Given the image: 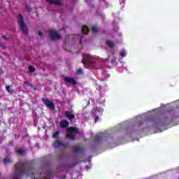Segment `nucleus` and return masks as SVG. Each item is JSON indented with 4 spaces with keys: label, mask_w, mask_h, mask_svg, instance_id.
<instances>
[{
    "label": "nucleus",
    "mask_w": 179,
    "mask_h": 179,
    "mask_svg": "<svg viewBox=\"0 0 179 179\" xmlns=\"http://www.w3.org/2000/svg\"><path fill=\"white\" fill-rule=\"evenodd\" d=\"M84 58L85 59L83 60V64H84L85 68H87L88 69H94L96 68V61H94L93 57L90 56V55H86Z\"/></svg>",
    "instance_id": "f257e3e1"
},
{
    "label": "nucleus",
    "mask_w": 179,
    "mask_h": 179,
    "mask_svg": "<svg viewBox=\"0 0 179 179\" xmlns=\"http://www.w3.org/2000/svg\"><path fill=\"white\" fill-rule=\"evenodd\" d=\"M79 132V129L78 127H71L67 128V134L66 136L71 139V141H75L76 134Z\"/></svg>",
    "instance_id": "f03ea898"
},
{
    "label": "nucleus",
    "mask_w": 179,
    "mask_h": 179,
    "mask_svg": "<svg viewBox=\"0 0 179 179\" xmlns=\"http://www.w3.org/2000/svg\"><path fill=\"white\" fill-rule=\"evenodd\" d=\"M18 24L22 30L23 34H27V25L24 23V17H22V14H19L18 18Z\"/></svg>",
    "instance_id": "7ed1b4c3"
},
{
    "label": "nucleus",
    "mask_w": 179,
    "mask_h": 179,
    "mask_svg": "<svg viewBox=\"0 0 179 179\" xmlns=\"http://www.w3.org/2000/svg\"><path fill=\"white\" fill-rule=\"evenodd\" d=\"M49 37L52 41H55L56 40H59V38H61V35L58 34L57 31L50 29L49 30Z\"/></svg>",
    "instance_id": "20e7f679"
},
{
    "label": "nucleus",
    "mask_w": 179,
    "mask_h": 179,
    "mask_svg": "<svg viewBox=\"0 0 179 179\" xmlns=\"http://www.w3.org/2000/svg\"><path fill=\"white\" fill-rule=\"evenodd\" d=\"M42 101L43 104H45V106L49 108V110H54L55 108V104H54L52 101H50V99L47 98H42Z\"/></svg>",
    "instance_id": "39448f33"
},
{
    "label": "nucleus",
    "mask_w": 179,
    "mask_h": 179,
    "mask_svg": "<svg viewBox=\"0 0 179 179\" xmlns=\"http://www.w3.org/2000/svg\"><path fill=\"white\" fill-rule=\"evenodd\" d=\"M53 146L55 149H58L61 147L66 148V144L64 143V142L62 141L57 140L56 141H55Z\"/></svg>",
    "instance_id": "423d86ee"
},
{
    "label": "nucleus",
    "mask_w": 179,
    "mask_h": 179,
    "mask_svg": "<svg viewBox=\"0 0 179 179\" xmlns=\"http://www.w3.org/2000/svg\"><path fill=\"white\" fill-rule=\"evenodd\" d=\"M64 82H66V83H71V85H73L74 86L78 85L76 80L71 77H64Z\"/></svg>",
    "instance_id": "0eeeda50"
},
{
    "label": "nucleus",
    "mask_w": 179,
    "mask_h": 179,
    "mask_svg": "<svg viewBox=\"0 0 179 179\" xmlns=\"http://www.w3.org/2000/svg\"><path fill=\"white\" fill-rule=\"evenodd\" d=\"M84 150H85L83 149V148H82L80 146H76V147H74L73 152L75 153H77L78 155H80V154L83 153Z\"/></svg>",
    "instance_id": "6e6552de"
},
{
    "label": "nucleus",
    "mask_w": 179,
    "mask_h": 179,
    "mask_svg": "<svg viewBox=\"0 0 179 179\" xmlns=\"http://www.w3.org/2000/svg\"><path fill=\"white\" fill-rule=\"evenodd\" d=\"M46 1L50 5H58V6L62 5V3H61L59 0H46Z\"/></svg>",
    "instance_id": "1a4fd4ad"
},
{
    "label": "nucleus",
    "mask_w": 179,
    "mask_h": 179,
    "mask_svg": "<svg viewBox=\"0 0 179 179\" xmlns=\"http://www.w3.org/2000/svg\"><path fill=\"white\" fill-rule=\"evenodd\" d=\"M60 127L61 128H67V127H69V122L66 120H62L60 122Z\"/></svg>",
    "instance_id": "9d476101"
},
{
    "label": "nucleus",
    "mask_w": 179,
    "mask_h": 179,
    "mask_svg": "<svg viewBox=\"0 0 179 179\" xmlns=\"http://www.w3.org/2000/svg\"><path fill=\"white\" fill-rule=\"evenodd\" d=\"M65 117H66V118H68V120H69L70 121H72V120H73V118H75V115L71 114V113H66Z\"/></svg>",
    "instance_id": "9b49d317"
},
{
    "label": "nucleus",
    "mask_w": 179,
    "mask_h": 179,
    "mask_svg": "<svg viewBox=\"0 0 179 179\" xmlns=\"http://www.w3.org/2000/svg\"><path fill=\"white\" fill-rule=\"evenodd\" d=\"M16 153H17L19 156H23V155H26V150H23V149L16 150Z\"/></svg>",
    "instance_id": "f8f14e48"
},
{
    "label": "nucleus",
    "mask_w": 179,
    "mask_h": 179,
    "mask_svg": "<svg viewBox=\"0 0 179 179\" xmlns=\"http://www.w3.org/2000/svg\"><path fill=\"white\" fill-rule=\"evenodd\" d=\"M81 31L83 34H87L89 33V28L87 27H83L81 29Z\"/></svg>",
    "instance_id": "ddd939ff"
},
{
    "label": "nucleus",
    "mask_w": 179,
    "mask_h": 179,
    "mask_svg": "<svg viewBox=\"0 0 179 179\" xmlns=\"http://www.w3.org/2000/svg\"><path fill=\"white\" fill-rule=\"evenodd\" d=\"M106 44L108 47H110V48H113V47H115V44L114 42L111 41H106Z\"/></svg>",
    "instance_id": "4468645a"
},
{
    "label": "nucleus",
    "mask_w": 179,
    "mask_h": 179,
    "mask_svg": "<svg viewBox=\"0 0 179 179\" xmlns=\"http://www.w3.org/2000/svg\"><path fill=\"white\" fill-rule=\"evenodd\" d=\"M33 87V84L29 83V81H25L24 83V87Z\"/></svg>",
    "instance_id": "2eb2a0df"
},
{
    "label": "nucleus",
    "mask_w": 179,
    "mask_h": 179,
    "mask_svg": "<svg viewBox=\"0 0 179 179\" xmlns=\"http://www.w3.org/2000/svg\"><path fill=\"white\" fill-rule=\"evenodd\" d=\"M59 134H61V131H56L55 133L52 134V138H55V139L58 138V136H59Z\"/></svg>",
    "instance_id": "dca6fc26"
},
{
    "label": "nucleus",
    "mask_w": 179,
    "mask_h": 179,
    "mask_svg": "<svg viewBox=\"0 0 179 179\" xmlns=\"http://www.w3.org/2000/svg\"><path fill=\"white\" fill-rule=\"evenodd\" d=\"M94 141H95V142H100V141H101V137L99 135H96L94 137Z\"/></svg>",
    "instance_id": "f3484780"
},
{
    "label": "nucleus",
    "mask_w": 179,
    "mask_h": 179,
    "mask_svg": "<svg viewBox=\"0 0 179 179\" xmlns=\"http://www.w3.org/2000/svg\"><path fill=\"white\" fill-rule=\"evenodd\" d=\"M34 164H36V160H34V159H32V160H31V161H29V162L27 163V166H33V165H34Z\"/></svg>",
    "instance_id": "a211bd4d"
},
{
    "label": "nucleus",
    "mask_w": 179,
    "mask_h": 179,
    "mask_svg": "<svg viewBox=\"0 0 179 179\" xmlns=\"http://www.w3.org/2000/svg\"><path fill=\"white\" fill-rule=\"evenodd\" d=\"M92 33L96 34L99 31V28H97L96 26H94L92 27Z\"/></svg>",
    "instance_id": "6ab92c4d"
},
{
    "label": "nucleus",
    "mask_w": 179,
    "mask_h": 179,
    "mask_svg": "<svg viewBox=\"0 0 179 179\" xmlns=\"http://www.w3.org/2000/svg\"><path fill=\"white\" fill-rule=\"evenodd\" d=\"M72 167L71 166H69V167H66V166H62V167H57V170H59L60 171H62V170H65V169H69Z\"/></svg>",
    "instance_id": "aec40b11"
},
{
    "label": "nucleus",
    "mask_w": 179,
    "mask_h": 179,
    "mask_svg": "<svg viewBox=\"0 0 179 179\" xmlns=\"http://www.w3.org/2000/svg\"><path fill=\"white\" fill-rule=\"evenodd\" d=\"M28 69L30 72H34L36 71V69H34V67H33V66H29L28 67Z\"/></svg>",
    "instance_id": "412c9836"
},
{
    "label": "nucleus",
    "mask_w": 179,
    "mask_h": 179,
    "mask_svg": "<svg viewBox=\"0 0 179 179\" xmlns=\"http://www.w3.org/2000/svg\"><path fill=\"white\" fill-rule=\"evenodd\" d=\"M83 69H79L77 71V75H83Z\"/></svg>",
    "instance_id": "4be33fe9"
},
{
    "label": "nucleus",
    "mask_w": 179,
    "mask_h": 179,
    "mask_svg": "<svg viewBox=\"0 0 179 179\" xmlns=\"http://www.w3.org/2000/svg\"><path fill=\"white\" fill-rule=\"evenodd\" d=\"M6 90H7V92H8V93H11V94H12V90H10V85H7V86L6 87Z\"/></svg>",
    "instance_id": "5701e85b"
},
{
    "label": "nucleus",
    "mask_w": 179,
    "mask_h": 179,
    "mask_svg": "<svg viewBox=\"0 0 179 179\" xmlns=\"http://www.w3.org/2000/svg\"><path fill=\"white\" fill-rule=\"evenodd\" d=\"M4 163H12V161L9 158H5L3 159Z\"/></svg>",
    "instance_id": "b1692460"
},
{
    "label": "nucleus",
    "mask_w": 179,
    "mask_h": 179,
    "mask_svg": "<svg viewBox=\"0 0 179 179\" xmlns=\"http://www.w3.org/2000/svg\"><path fill=\"white\" fill-rule=\"evenodd\" d=\"M120 55L121 57H125V55H127L125 50H123L122 52H120Z\"/></svg>",
    "instance_id": "393cba45"
},
{
    "label": "nucleus",
    "mask_w": 179,
    "mask_h": 179,
    "mask_svg": "<svg viewBox=\"0 0 179 179\" xmlns=\"http://www.w3.org/2000/svg\"><path fill=\"white\" fill-rule=\"evenodd\" d=\"M58 159H64L65 158V155L64 154H60L57 155Z\"/></svg>",
    "instance_id": "a878e982"
},
{
    "label": "nucleus",
    "mask_w": 179,
    "mask_h": 179,
    "mask_svg": "<svg viewBox=\"0 0 179 179\" xmlns=\"http://www.w3.org/2000/svg\"><path fill=\"white\" fill-rule=\"evenodd\" d=\"M0 47H1V48H3V50H6L7 47L6 45H4L3 44H2V43L0 41Z\"/></svg>",
    "instance_id": "bb28decb"
},
{
    "label": "nucleus",
    "mask_w": 179,
    "mask_h": 179,
    "mask_svg": "<svg viewBox=\"0 0 179 179\" xmlns=\"http://www.w3.org/2000/svg\"><path fill=\"white\" fill-rule=\"evenodd\" d=\"M26 10H28V12H31V8H30L29 6H27L25 7Z\"/></svg>",
    "instance_id": "cd10ccee"
},
{
    "label": "nucleus",
    "mask_w": 179,
    "mask_h": 179,
    "mask_svg": "<svg viewBox=\"0 0 179 179\" xmlns=\"http://www.w3.org/2000/svg\"><path fill=\"white\" fill-rule=\"evenodd\" d=\"M38 36H39L40 37H43V32L39 31V32H38Z\"/></svg>",
    "instance_id": "c85d7f7f"
},
{
    "label": "nucleus",
    "mask_w": 179,
    "mask_h": 179,
    "mask_svg": "<svg viewBox=\"0 0 179 179\" xmlns=\"http://www.w3.org/2000/svg\"><path fill=\"white\" fill-rule=\"evenodd\" d=\"M2 38H3L4 40H9V38H6L5 36H3Z\"/></svg>",
    "instance_id": "c756f323"
},
{
    "label": "nucleus",
    "mask_w": 179,
    "mask_h": 179,
    "mask_svg": "<svg viewBox=\"0 0 179 179\" xmlns=\"http://www.w3.org/2000/svg\"><path fill=\"white\" fill-rule=\"evenodd\" d=\"M98 120H99V116H96L95 117V122H97Z\"/></svg>",
    "instance_id": "7c9ffc66"
},
{
    "label": "nucleus",
    "mask_w": 179,
    "mask_h": 179,
    "mask_svg": "<svg viewBox=\"0 0 179 179\" xmlns=\"http://www.w3.org/2000/svg\"><path fill=\"white\" fill-rule=\"evenodd\" d=\"M160 110V108H157L155 110V111H159Z\"/></svg>",
    "instance_id": "2f4dec72"
},
{
    "label": "nucleus",
    "mask_w": 179,
    "mask_h": 179,
    "mask_svg": "<svg viewBox=\"0 0 179 179\" xmlns=\"http://www.w3.org/2000/svg\"><path fill=\"white\" fill-rule=\"evenodd\" d=\"M75 166H76V165H75V164H73L72 167H75Z\"/></svg>",
    "instance_id": "473e14b6"
},
{
    "label": "nucleus",
    "mask_w": 179,
    "mask_h": 179,
    "mask_svg": "<svg viewBox=\"0 0 179 179\" xmlns=\"http://www.w3.org/2000/svg\"><path fill=\"white\" fill-rule=\"evenodd\" d=\"M64 178H66V176H64Z\"/></svg>",
    "instance_id": "72a5a7b5"
},
{
    "label": "nucleus",
    "mask_w": 179,
    "mask_h": 179,
    "mask_svg": "<svg viewBox=\"0 0 179 179\" xmlns=\"http://www.w3.org/2000/svg\"><path fill=\"white\" fill-rule=\"evenodd\" d=\"M80 43H82V39H80Z\"/></svg>",
    "instance_id": "f704fd0d"
},
{
    "label": "nucleus",
    "mask_w": 179,
    "mask_h": 179,
    "mask_svg": "<svg viewBox=\"0 0 179 179\" xmlns=\"http://www.w3.org/2000/svg\"><path fill=\"white\" fill-rule=\"evenodd\" d=\"M66 113H69V111H66Z\"/></svg>",
    "instance_id": "c9c22d12"
},
{
    "label": "nucleus",
    "mask_w": 179,
    "mask_h": 179,
    "mask_svg": "<svg viewBox=\"0 0 179 179\" xmlns=\"http://www.w3.org/2000/svg\"><path fill=\"white\" fill-rule=\"evenodd\" d=\"M45 179H48V178H45Z\"/></svg>",
    "instance_id": "e433bc0d"
}]
</instances>
